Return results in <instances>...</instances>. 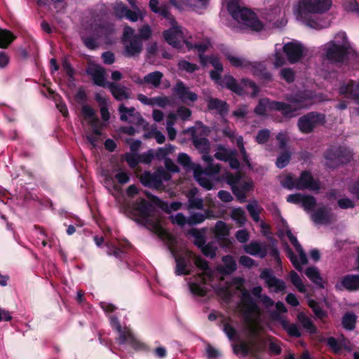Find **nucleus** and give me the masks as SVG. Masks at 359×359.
<instances>
[{"instance_id":"24","label":"nucleus","mask_w":359,"mask_h":359,"mask_svg":"<svg viewBox=\"0 0 359 359\" xmlns=\"http://www.w3.org/2000/svg\"><path fill=\"white\" fill-rule=\"evenodd\" d=\"M207 106L209 111L215 110L222 116H225L229 111V105L226 102L218 98L209 97L207 100Z\"/></svg>"},{"instance_id":"13","label":"nucleus","mask_w":359,"mask_h":359,"mask_svg":"<svg viewBox=\"0 0 359 359\" xmlns=\"http://www.w3.org/2000/svg\"><path fill=\"white\" fill-rule=\"evenodd\" d=\"M283 50L290 64L297 63L304 56V47L300 43L288 42L283 46Z\"/></svg>"},{"instance_id":"15","label":"nucleus","mask_w":359,"mask_h":359,"mask_svg":"<svg viewBox=\"0 0 359 359\" xmlns=\"http://www.w3.org/2000/svg\"><path fill=\"white\" fill-rule=\"evenodd\" d=\"M173 92L184 103H187L188 101L194 102L198 100L197 94L190 91L189 88L186 86L181 81L177 82L173 88Z\"/></svg>"},{"instance_id":"10","label":"nucleus","mask_w":359,"mask_h":359,"mask_svg":"<svg viewBox=\"0 0 359 359\" xmlns=\"http://www.w3.org/2000/svg\"><path fill=\"white\" fill-rule=\"evenodd\" d=\"M264 347L252 341L250 344L241 342V344H233V351L236 355L241 353L243 356L250 355L254 359H262V353Z\"/></svg>"},{"instance_id":"38","label":"nucleus","mask_w":359,"mask_h":359,"mask_svg":"<svg viewBox=\"0 0 359 359\" xmlns=\"http://www.w3.org/2000/svg\"><path fill=\"white\" fill-rule=\"evenodd\" d=\"M39 6H48L50 11L56 13L62 12L66 8L65 1H36Z\"/></svg>"},{"instance_id":"7","label":"nucleus","mask_w":359,"mask_h":359,"mask_svg":"<svg viewBox=\"0 0 359 359\" xmlns=\"http://www.w3.org/2000/svg\"><path fill=\"white\" fill-rule=\"evenodd\" d=\"M326 122L325 115L317 111L309 112L299 118L297 127L304 134L311 133L314 129L323 126Z\"/></svg>"},{"instance_id":"60","label":"nucleus","mask_w":359,"mask_h":359,"mask_svg":"<svg viewBox=\"0 0 359 359\" xmlns=\"http://www.w3.org/2000/svg\"><path fill=\"white\" fill-rule=\"evenodd\" d=\"M257 207V202L255 201H254V203H249L246 206V209L248 210L250 217L252 218V219L256 222H259L260 220V217H259V211H257L256 210Z\"/></svg>"},{"instance_id":"46","label":"nucleus","mask_w":359,"mask_h":359,"mask_svg":"<svg viewBox=\"0 0 359 359\" xmlns=\"http://www.w3.org/2000/svg\"><path fill=\"white\" fill-rule=\"evenodd\" d=\"M182 207V203L178 201L172 202L168 205L166 202L158 198V208L162 209L165 212L170 213L171 210L177 211Z\"/></svg>"},{"instance_id":"47","label":"nucleus","mask_w":359,"mask_h":359,"mask_svg":"<svg viewBox=\"0 0 359 359\" xmlns=\"http://www.w3.org/2000/svg\"><path fill=\"white\" fill-rule=\"evenodd\" d=\"M282 326L287 334L292 337H300L302 334L296 324H289L287 321L283 320L282 322Z\"/></svg>"},{"instance_id":"20","label":"nucleus","mask_w":359,"mask_h":359,"mask_svg":"<svg viewBox=\"0 0 359 359\" xmlns=\"http://www.w3.org/2000/svg\"><path fill=\"white\" fill-rule=\"evenodd\" d=\"M189 131L191 132V141L195 148L200 153H209L210 150V143L208 138L199 137L194 127L190 128Z\"/></svg>"},{"instance_id":"54","label":"nucleus","mask_w":359,"mask_h":359,"mask_svg":"<svg viewBox=\"0 0 359 359\" xmlns=\"http://www.w3.org/2000/svg\"><path fill=\"white\" fill-rule=\"evenodd\" d=\"M316 204V199L311 195H303L301 205L305 210H311Z\"/></svg>"},{"instance_id":"14","label":"nucleus","mask_w":359,"mask_h":359,"mask_svg":"<svg viewBox=\"0 0 359 359\" xmlns=\"http://www.w3.org/2000/svg\"><path fill=\"white\" fill-rule=\"evenodd\" d=\"M241 300L245 307V320L248 322L251 321L252 314H259L260 309L257 302L253 299L251 294L246 290L242 291Z\"/></svg>"},{"instance_id":"5","label":"nucleus","mask_w":359,"mask_h":359,"mask_svg":"<svg viewBox=\"0 0 359 359\" xmlns=\"http://www.w3.org/2000/svg\"><path fill=\"white\" fill-rule=\"evenodd\" d=\"M158 22L162 25L170 26L163 33L165 41L173 48H181L182 43L180 39L182 37V31L168 8L158 6Z\"/></svg>"},{"instance_id":"34","label":"nucleus","mask_w":359,"mask_h":359,"mask_svg":"<svg viewBox=\"0 0 359 359\" xmlns=\"http://www.w3.org/2000/svg\"><path fill=\"white\" fill-rule=\"evenodd\" d=\"M237 151L236 149H229L220 145L218 147L217 151L215 154V157L217 160L227 162L231 156H236Z\"/></svg>"},{"instance_id":"26","label":"nucleus","mask_w":359,"mask_h":359,"mask_svg":"<svg viewBox=\"0 0 359 359\" xmlns=\"http://www.w3.org/2000/svg\"><path fill=\"white\" fill-rule=\"evenodd\" d=\"M324 158L327 161L326 165L329 168H335L341 165L337 147L327 149Z\"/></svg>"},{"instance_id":"23","label":"nucleus","mask_w":359,"mask_h":359,"mask_svg":"<svg viewBox=\"0 0 359 359\" xmlns=\"http://www.w3.org/2000/svg\"><path fill=\"white\" fill-rule=\"evenodd\" d=\"M194 177L198 184L205 190L209 191L214 189L215 182L210 179L208 176L202 173L201 165H197L194 168Z\"/></svg>"},{"instance_id":"52","label":"nucleus","mask_w":359,"mask_h":359,"mask_svg":"<svg viewBox=\"0 0 359 359\" xmlns=\"http://www.w3.org/2000/svg\"><path fill=\"white\" fill-rule=\"evenodd\" d=\"M190 291L192 294L203 297L207 295L208 290L200 283H191L189 284Z\"/></svg>"},{"instance_id":"3","label":"nucleus","mask_w":359,"mask_h":359,"mask_svg":"<svg viewBox=\"0 0 359 359\" xmlns=\"http://www.w3.org/2000/svg\"><path fill=\"white\" fill-rule=\"evenodd\" d=\"M226 8L229 15L239 23H242L250 30L260 32L264 24L257 14L250 8L240 5V1H226Z\"/></svg>"},{"instance_id":"8","label":"nucleus","mask_w":359,"mask_h":359,"mask_svg":"<svg viewBox=\"0 0 359 359\" xmlns=\"http://www.w3.org/2000/svg\"><path fill=\"white\" fill-rule=\"evenodd\" d=\"M325 50V58L333 65L344 63L348 56V47L344 44H337L335 41L326 43Z\"/></svg>"},{"instance_id":"55","label":"nucleus","mask_w":359,"mask_h":359,"mask_svg":"<svg viewBox=\"0 0 359 359\" xmlns=\"http://www.w3.org/2000/svg\"><path fill=\"white\" fill-rule=\"evenodd\" d=\"M207 218V215L201 212H195L188 217V224L194 226L203 223Z\"/></svg>"},{"instance_id":"25","label":"nucleus","mask_w":359,"mask_h":359,"mask_svg":"<svg viewBox=\"0 0 359 359\" xmlns=\"http://www.w3.org/2000/svg\"><path fill=\"white\" fill-rule=\"evenodd\" d=\"M128 43L125 44V55L127 57H133L139 55L142 50V41L137 36H133L128 41Z\"/></svg>"},{"instance_id":"17","label":"nucleus","mask_w":359,"mask_h":359,"mask_svg":"<svg viewBox=\"0 0 359 359\" xmlns=\"http://www.w3.org/2000/svg\"><path fill=\"white\" fill-rule=\"evenodd\" d=\"M195 264L197 268L202 271V273L198 274V280L203 285H206L208 278L211 280L212 278V271L209 266V263L205 259L201 257H196Z\"/></svg>"},{"instance_id":"27","label":"nucleus","mask_w":359,"mask_h":359,"mask_svg":"<svg viewBox=\"0 0 359 359\" xmlns=\"http://www.w3.org/2000/svg\"><path fill=\"white\" fill-rule=\"evenodd\" d=\"M154 172L145 171L140 177V182L147 187L157 189V170L154 168Z\"/></svg>"},{"instance_id":"56","label":"nucleus","mask_w":359,"mask_h":359,"mask_svg":"<svg viewBox=\"0 0 359 359\" xmlns=\"http://www.w3.org/2000/svg\"><path fill=\"white\" fill-rule=\"evenodd\" d=\"M281 79L285 80L287 83H292L295 79V73L292 68H283L280 72Z\"/></svg>"},{"instance_id":"58","label":"nucleus","mask_w":359,"mask_h":359,"mask_svg":"<svg viewBox=\"0 0 359 359\" xmlns=\"http://www.w3.org/2000/svg\"><path fill=\"white\" fill-rule=\"evenodd\" d=\"M224 178L226 182L231 187V189H232V187L238 186V184L241 180V176L239 172L237 174L226 172Z\"/></svg>"},{"instance_id":"48","label":"nucleus","mask_w":359,"mask_h":359,"mask_svg":"<svg viewBox=\"0 0 359 359\" xmlns=\"http://www.w3.org/2000/svg\"><path fill=\"white\" fill-rule=\"evenodd\" d=\"M177 66L180 70L184 71L189 74H192L196 70L199 69V67L197 65L188 62L185 60H180Z\"/></svg>"},{"instance_id":"11","label":"nucleus","mask_w":359,"mask_h":359,"mask_svg":"<svg viewBox=\"0 0 359 359\" xmlns=\"http://www.w3.org/2000/svg\"><path fill=\"white\" fill-rule=\"evenodd\" d=\"M224 55L233 67L250 69L253 74L259 75L262 70L265 69L261 63L252 62L244 58L233 56L229 53H224Z\"/></svg>"},{"instance_id":"29","label":"nucleus","mask_w":359,"mask_h":359,"mask_svg":"<svg viewBox=\"0 0 359 359\" xmlns=\"http://www.w3.org/2000/svg\"><path fill=\"white\" fill-rule=\"evenodd\" d=\"M341 285L347 290H359V275H346L341 279Z\"/></svg>"},{"instance_id":"61","label":"nucleus","mask_w":359,"mask_h":359,"mask_svg":"<svg viewBox=\"0 0 359 359\" xmlns=\"http://www.w3.org/2000/svg\"><path fill=\"white\" fill-rule=\"evenodd\" d=\"M241 83L240 85L243 88H251L252 90L253 95H256L259 93V88L253 81L248 78H243Z\"/></svg>"},{"instance_id":"64","label":"nucleus","mask_w":359,"mask_h":359,"mask_svg":"<svg viewBox=\"0 0 359 359\" xmlns=\"http://www.w3.org/2000/svg\"><path fill=\"white\" fill-rule=\"evenodd\" d=\"M343 7L347 12L354 13L359 15L358 1H344Z\"/></svg>"},{"instance_id":"22","label":"nucleus","mask_w":359,"mask_h":359,"mask_svg":"<svg viewBox=\"0 0 359 359\" xmlns=\"http://www.w3.org/2000/svg\"><path fill=\"white\" fill-rule=\"evenodd\" d=\"M88 75H90L93 83L100 87H108V82L105 79V70L104 68L97 65L93 68H88L86 70Z\"/></svg>"},{"instance_id":"33","label":"nucleus","mask_w":359,"mask_h":359,"mask_svg":"<svg viewBox=\"0 0 359 359\" xmlns=\"http://www.w3.org/2000/svg\"><path fill=\"white\" fill-rule=\"evenodd\" d=\"M16 39V36L10 30L0 28V48H7L13 41Z\"/></svg>"},{"instance_id":"51","label":"nucleus","mask_w":359,"mask_h":359,"mask_svg":"<svg viewBox=\"0 0 359 359\" xmlns=\"http://www.w3.org/2000/svg\"><path fill=\"white\" fill-rule=\"evenodd\" d=\"M178 163L184 168H190L194 170L198 165L192 163L189 156L185 153H180L177 157Z\"/></svg>"},{"instance_id":"50","label":"nucleus","mask_w":359,"mask_h":359,"mask_svg":"<svg viewBox=\"0 0 359 359\" xmlns=\"http://www.w3.org/2000/svg\"><path fill=\"white\" fill-rule=\"evenodd\" d=\"M285 252L287 257L290 260L291 263L292 264L293 266L298 271H302V266H301V264L299 263V261L298 260V258L297 255L294 254L293 250L291 249V248L287 245L285 247Z\"/></svg>"},{"instance_id":"18","label":"nucleus","mask_w":359,"mask_h":359,"mask_svg":"<svg viewBox=\"0 0 359 359\" xmlns=\"http://www.w3.org/2000/svg\"><path fill=\"white\" fill-rule=\"evenodd\" d=\"M269 247L265 243H259L257 241H252L243 246L244 251L252 256H259L263 259L266 257Z\"/></svg>"},{"instance_id":"40","label":"nucleus","mask_w":359,"mask_h":359,"mask_svg":"<svg viewBox=\"0 0 359 359\" xmlns=\"http://www.w3.org/2000/svg\"><path fill=\"white\" fill-rule=\"evenodd\" d=\"M236 145L239 149L241 154L242 155V158L243 162L249 167L251 168V163L250 161L249 156L246 151V149L244 147L243 137L241 135H238L236 138Z\"/></svg>"},{"instance_id":"30","label":"nucleus","mask_w":359,"mask_h":359,"mask_svg":"<svg viewBox=\"0 0 359 359\" xmlns=\"http://www.w3.org/2000/svg\"><path fill=\"white\" fill-rule=\"evenodd\" d=\"M306 276L312 281L315 285H318L320 288H324L323 278L318 269L315 266L308 267L305 271Z\"/></svg>"},{"instance_id":"39","label":"nucleus","mask_w":359,"mask_h":359,"mask_svg":"<svg viewBox=\"0 0 359 359\" xmlns=\"http://www.w3.org/2000/svg\"><path fill=\"white\" fill-rule=\"evenodd\" d=\"M308 305L312 309L315 316L318 318L323 320L324 318L327 317V312L320 307L318 302H317L316 301L313 299H310L308 301Z\"/></svg>"},{"instance_id":"35","label":"nucleus","mask_w":359,"mask_h":359,"mask_svg":"<svg viewBox=\"0 0 359 359\" xmlns=\"http://www.w3.org/2000/svg\"><path fill=\"white\" fill-rule=\"evenodd\" d=\"M214 232L215 237L218 240L224 241L226 240V236H228L229 234V229L224 222L218 221L216 223Z\"/></svg>"},{"instance_id":"36","label":"nucleus","mask_w":359,"mask_h":359,"mask_svg":"<svg viewBox=\"0 0 359 359\" xmlns=\"http://www.w3.org/2000/svg\"><path fill=\"white\" fill-rule=\"evenodd\" d=\"M297 319L302 324V327L305 328L309 333L314 334L316 332L317 328L313 323L310 318L306 314L301 312L297 315Z\"/></svg>"},{"instance_id":"43","label":"nucleus","mask_w":359,"mask_h":359,"mask_svg":"<svg viewBox=\"0 0 359 359\" xmlns=\"http://www.w3.org/2000/svg\"><path fill=\"white\" fill-rule=\"evenodd\" d=\"M231 217L240 226H243L246 222V215L245 211L241 208H233L232 210Z\"/></svg>"},{"instance_id":"1","label":"nucleus","mask_w":359,"mask_h":359,"mask_svg":"<svg viewBox=\"0 0 359 359\" xmlns=\"http://www.w3.org/2000/svg\"><path fill=\"white\" fill-rule=\"evenodd\" d=\"M143 193L147 199L138 197L125 202L122 208L127 217L157 236V196L148 191Z\"/></svg>"},{"instance_id":"4","label":"nucleus","mask_w":359,"mask_h":359,"mask_svg":"<svg viewBox=\"0 0 359 359\" xmlns=\"http://www.w3.org/2000/svg\"><path fill=\"white\" fill-rule=\"evenodd\" d=\"M332 1H298L295 8L297 19L301 20L307 26L316 28L318 22L313 18L315 14H323L329 11Z\"/></svg>"},{"instance_id":"21","label":"nucleus","mask_w":359,"mask_h":359,"mask_svg":"<svg viewBox=\"0 0 359 359\" xmlns=\"http://www.w3.org/2000/svg\"><path fill=\"white\" fill-rule=\"evenodd\" d=\"M333 214L327 207L318 208L311 215L312 220L318 224H329L332 222Z\"/></svg>"},{"instance_id":"37","label":"nucleus","mask_w":359,"mask_h":359,"mask_svg":"<svg viewBox=\"0 0 359 359\" xmlns=\"http://www.w3.org/2000/svg\"><path fill=\"white\" fill-rule=\"evenodd\" d=\"M356 316L353 313H346L341 319L343 327L347 330H353L355 327Z\"/></svg>"},{"instance_id":"19","label":"nucleus","mask_w":359,"mask_h":359,"mask_svg":"<svg viewBox=\"0 0 359 359\" xmlns=\"http://www.w3.org/2000/svg\"><path fill=\"white\" fill-rule=\"evenodd\" d=\"M192 257V252L187 251L184 255L175 256V273L177 276L189 275L191 273L190 270L187 269V266L190 262V259Z\"/></svg>"},{"instance_id":"28","label":"nucleus","mask_w":359,"mask_h":359,"mask_svg":"<svg viewBox=\"0 0 359 359\" xmlns=\"http://www.w3.org/2000/svg\"><path fill=\"white\" fill-rule=\"evenodd\" d=\"M224 265L221 266L219 271L224 275H230L237 269V264L231 255H225L222 257Z\"/></svg>"},{"instance_id":"59","label":"nucleus","mask_w":359,"mask_h":359,"mask_svg":"<svg viewBox=\"0 0 359 359\" xmlns=\"http://www.w3.org/2000/svg\"><path fill=\"white\" fill-rule=\"evenodd\" d=\"M221 169V166L219 164H213L209 163L208 165L203 169L201 168L202 173H203L205 175H207L208 177H211L215 174H217L219 172Z\"/></svg>"},{"instance_id":"57","label":"nucleus","mask_w":359,"mask_h":359,"mask_svg":"<svg viewBox=\"0 0 359 359\" xmlns=\"http://www.w3.org/2000/svg\"><path fill=\"white\" fill-rule=\"evenodd\" d=\"M326 344L334 353H339L342 349L340 342L334 337H329L326 339Z\"/></svg>"},{"instance_id":"6","label":"nucleus","mask_w":359,"mask_h":359,"mask_svg":"<svg viewBox=\"0 0 359 359\" xmlns=\"http://www.w3.org/2000/svg\"><path fill=\"white\" fill-rule=\"evenodd\" d=\"M110 325L114 330L118 332V342L119 344H128L137 351L147 352L149 351V346L137 340L129 329L122 328L117 316H110Z\"/></svg>"},{"instance_id":"53","label":"nucleus","mask_w":359,"mask_h":359,"mask_svg":"<svg viewBox=\"0 0 359 359\" xmlns=\"http://www.w3.org/2000/svg\"><path fill=\"white\" fill-rule=\"evenodd\" d=\"M124 160L127 162L130 168L135 169L140 162V156L137 153H126Z\"/></svg>"},{"instance_id":"12","label":"nucleus","mask_w":359,"mask_h":359,"mask_svg":"<svg viewBox=\"0 0 359 359\" xmlns=\"http://www.w3.org/2000/svg\"><path fill=\"white\" fill-rule=\"evenodd\" d=\"M295 188L298 190L311 189L318 190L320 184L311 173L308 170L302 171L299 178L295 181Z\"/></svg>"},{"instance_id":"16","label":"nucleus","mask_w":359,"mask_h":359,"mask_svg":"<svg viewBox=\"0 0 359 359\" xmlns=\"http://www.w3.org/2000/svg\"><path fill=\"white\" fill-rule=\"evenodd\" d=\"M260 278L265 280L269 287H274L275 292H283L286 288L285 282L274 276L269 269L262 271Z\"/></svg>"},{"instance_id":"42","label":"nucleus","mask_w":359,"mask_h":359,"mask_svg":"<svg viewBox=\"0 0 359 359\" xmlns=\"http://www.w3.org/2000/svg\"><path fill=\"white\" fill-rule=\"evenodd\" d=\"M218 248L215 243L209 242L207 244H204L203 247L200 248L202 253L207 257L213 259L216 257V252Z\"/></svg>"},{"instance_id":"31","label":"nucleus","mask_w":359,"mask_h":359,"mask_svg":"<svg viewBox=\"0 0 359 359\" xmlns=\"http://www.w3.org/2000/svg\"><path fill=\"white\" fill-rule=\"evenodd\" d=\"M108 88L116 100L121 101L128 98L125 87H121L118 83L111 82L108 83Z\"/></svg>"},{"instance_id":"63","label":"nucleus","mask_w":359,"mask_h":359,"mask_svg":"<svg viewBox=\"0 0 359 359\" xmlns=\"http://www.w3.org/2000/svg\"><path fill=\"white\" fill-rule=\"evenodd\" d=\"M151 30L148 25H145L139 29V34L135 36H137L140 40H147L151 37Z\"/></svg>"},{"instance_id":"49","label":"nucleus","mask_w":359,"mask_h":359,"mask_svg":"<svg viewBox=\"0 0 359 359\" xmlns=\"http://www.w3.org/2000/svg\"><path fill=\"white\" fill-rule=\"evenodd\" d=\"M290 281L297 287L300 292H305L306 287L299 276V274L294 271H291L290 273Z\"/></svg>"},{"instance_id":"32","label":"nucleus","mask_w":359,"mask_h":359,"mask_svg":"<svg viewBox=\"0 0 359 359\" xmlns=\"http://www.w3.org/2000/svg\"><path fill=\"white\" fill-rule=\"evenodd\" d=\"M205 233V229L198 230V229L193 228L188 231V234L191 235L194 238V245L197 246L199 249L201 247H203V245H204V244H205L206 243Z\"/></svg>"},{"instance_id":"62","label":"nucleus","mask_w":359,"mask_h":359,"mask_svg":"<svg viewBox=\"0 0 359 359\" xmlns=\"http://www.w3.org/2000/svg\"><path fill=\"white\" fill-rule=\"evenodd\" d=\"M270 137V131L268 129L260 130L256 137L255 140L259 144H264L268 142Z\"/></svg>"},{"instance_id":"2","label":"nucleus","mask_w":359,"mask_h":359,"mask_svg":"<svg viewBox=\"0 0 359 359\" xmlns=\"http://www.w3.org/2000/svg\"><path fill=\"white\" fill-rule=\"evenodd\" d=\"M288 103L280 101H271L269 108L281 112L287 118L295 116L296 112L300 109H309L313 103V93L308 90H298L285 97Z\"/></svg>"},{"instance_id":"45","label":"nucleus","mask_w":359,"mask_h":359,"mask_svg":"<svg viewBox=\"0 0 359 359\" xmlns=\"http://www.w3.org/2000/svg\"><path fill=\"white\" fill-rule=\"evenodd\" d=\"M271 8L269 9L264 8L262 11V15L266 20L271 22L275 20V18L280 13V8L276 6H270Z\"/></svg>"},{"instance_id":"41","label":"nucleus","mask_w":359,"mask_h":359,"mask_svg":"<svg viewBox=\"0 0 359 359\" xmlns=\"http://www.w3.org/2000/svg\"><path fill=\"white\" fill-rule=\"evenodd\" d=\"M291 156V153L288 150L281 152L276 158V167L280 169L285 168L289 164Z\"/></svg>"},{"instance_id":"9","label":"nucleus","mask_w":359,"mask_h":359,"mask_svg":"<svg viewBox=\"0 0 359 359\" xmlns=\"http://www.w3.org/2000/svg\"><path fill=\"white\" fill-rule=\"evenodd\" d=\"M223 71L211 70L210 72V76L215 84L219 86L222 88H226L238 95L244 94V90L238 83L236 79L231 74H225L224 76H221V72Z\"/></svg>"},{"instance_id":"44","label":"nucleus","mask_w":359,"mask_h":359,"mask_svg":"<svg viewBox=\"0 0 359 359\" xmlns=\"http://www.w3.org/2000/svg\"><path fill=\"white\" fill-rule=\"evenodd\" d=\"M118 111L120 113V119L122 121H127L128 120V117L131 118L137 113H139L138 111H136L134 107L128 108L123 104L118 107Z\"/></svg>"}]
</instances>
